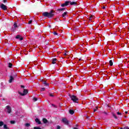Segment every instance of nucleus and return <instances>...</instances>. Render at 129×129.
I'll use <instances>...</instances> for the list:
<instances>
[{
  "label": "nucleus",
  "instance_id": "obj_1",
  "mask_svg": "<svg viewBox=\"0 0 129 129\" xmlns=\"http://www.w3.org/2000/svg\"><path fill=\"white\" fill-rule=\"evenodd\" d=\"M43 17H47V18H53L54 17V13L53 11H51L50 13L44 12L42 13Z\"/></svg>",
  "mask_w": 129,
  "mask_h": 129
},
{
  "label": "nucleus",
  "instance_id": "obj_2",
  "mask_svg": "<svg viewBox=\"0 0 129 129\" xmlns=\"http://www.w3.org/2000/svg\"><path fill=\"white\" fill-rule=\"evenodd\" d=\"M70 98H71L72 100H73V102H75L76 103H77L78 102V98H77L76 96L73 95L72 96H70Z\"/></svg>",
  "mask_w": 129,
  "mask_h": 129
},
{
  "label": "nucleus",
  "instance_id": "obj_3",
  "mask_svg": "<svg viewBox=\"0 0 129 129\" xmlns=\"http://www.w3.org/2000/svg\"><path fill=\"white\" fill-rule=\"evenodd\" d=\"M19 94H20V95H21L22 96H24V95H27V93H28V90L27 89H24L23 91V93H21V92H19Z\"/></svg>",
  "mask_w": 129,
  "mask_h": 129
},
{
  "label": "nucleus",
  "instance_id": "obj_4",
  "mask_svg": "<svg viewBox=\"0 0 129 129\" xmlns=\"http://www.w3.org/2000/svg\"><path fill=\"white\" fill-rule=\"evenodd\" d=\"M6 111L8 113H11L12 112V108L10 106H7Z\"/></svg>",
  "mask_w": 129,
  "mask_h": 129
},
{
  "label": "nucleus",
  "instance_id": "obj_5",
  "mask_svg": "<svg viewBox=\"0 0 129 129\" xmlns=\"http://www.w3.org/2000/svg\"><path fill=\"white\" fill-rule=\"evenodd\" d=\"M0 7H1V8L4 11H6V10H8V7L4 5L3 4H2Z\"/></svg>",
  "mask_w": 129,
  "mask_h": 129
},
{
  "label": "nucleus",
  "instance_id": "obj_6",
  "mask_svg": "<svg viewBox=\"0 0 129 129\" xmlns=\"http://www.w3.org/2000/svg\"><path fill=\"white\" fill-rule=\"evenodd\" d=\"M62 121L63 122V123H64V124H66L67 125L69 124V122L68 121V120L66 119V118H62Z\"/></svg>",
  "mask_w": 129,
  "mask_h": 129
},
{
  "label": "nucleus",
  "instance_id": "obj_7",
  "mask_svg": "<svg viewBox=\"0 0 129 129\" xmlns=\"http://www.w3.org/2000/svg\"><path fill=\"white\" fill-rule=\"evenodd\" d=\"M67 14H68V12H66L62 14V17L63 19H66V17H67Z\"/></svg>",
  "mask_w": 129,
  "mask_h": 129
},
{
  "label": "nucleus",
  "instance_id": "obj_8",
  "mask_svg": "<svg viewBox=\"0 0 129 129\" xmlns=\"http://www.w3.org/2000/svg\"><path fill=\"white\" fill-rule=\"evenodd\" d=\"M13 80H14V78L13 76H10V79L9 81V83H12V82H13Z\"/></svg>",
  "mask_w": 129,
  "mask_h": 129
},
{
  "label": "nucleus",
  "instance_id": "obj_9",
  "mask_svg": "<svg viewBox=\"0 0 129 129\" xmlns=\"http://www.w3.org/2000/svg\"><path fill=\"white\" fill-rule=\"evenodd\" d=\"M70 5H71V6H76V5H77V3L75 2H70Z\"/></svg>",
  "mask_w": 129,
  "mask_h": 129
},
{
  "label": "nucleus",
  "instance_id": "obj_10",
  "mask_svg": "<svg viewBox=\"0 0 129 129\" xmlns=\"http://www.w3.org/2000/svg\"><path fill=\"white\" fill-rule=\"evenodd\" d=\"M16 38V39H20V41H22V40H23V38L21 37V35H17Z\"/></svg>",
  "mask_w": 129,
  "mask_h": 129
},
{
  "label": "nucleus",
  "instance_id": "obj_11",
  "mask_svg": "<svg viewBox=\"0 0 129 129\" xmlns=\"http://www.w3.org/2000/svg\"><path fill=\"white\" fill-rule=\"evenodd\" d=\"M35 121L36 122H37V123H38V124H41V122L40 121V120H39L38 118H36L35 119Z\"/></svg>",
  "mask_w": 129,
  "mask_h": 129
},
{
  "label": "nucleus",
  "instance_id": "obj_12",
  "mask_svg": "<svg viewBox=\"0 0 129 129\" xmlns=\"http://www.w3.org/2000/svg\"><path fill=\"white\" fill-rule=\"evenodd\" d=\"M57 61V59L53 58L52 59V64H56V61Z\"/></svg>",
  "mask_w": 129,
  "mask_h": 129
},
{
  "label": "nucleus",
  "instance_id": "obj_13",
  "mask_svg": "<svg viewBox=\"0 0 129 129\" xmlns=\"http://www.w3.org/2000/svg\"><path fill=\"white\" fill-rule=\"evenodd\" d=\"M43 84H44V86H49V84L47 83L46 81H43Z\"/></svg>",
  "mask_w": 129,
  "mask_h": 129
},
{
  "label": "nucleus",
  "instance_id": "obj_14",
  "mask_svg": "<svg viewBox=\"0 0 129 129\" xmlns=\"http://www.w3.org/2000/svg\"><path fill=\"white\" fill-rule=\"evenodd\" d=\"M42 120L43 123H47V122H48V120H47L46 118H43Z\"/></svg>",
  "mask_w": 129,
  "mask_h": 129
},
{
  "label": "nucleus",
  "instance_id": "obj_15",
  "mask_svg": "<svg viewBox=\"0 0 129 129\" xmlns=\"http://www.w3.org/2000/svg\"><path fill=\"white\" fill-rule=\"evenodd\" d=\"M112 115L113 116V117H114V118H115V119H117V117L116 116V115H115V114H114V113H112Z\"/></svg>",
  "mask_w": 129,
  "mask_h": 129
},
{
  "label": "nucleus",
  "instance_id": "obj_16",
  "mask_svg": "<svg viewBox=\"0 0 129 129\" xmlns=\"http://www.w3.org/2000/svg\"><path fill=\"white\" fill-rule=\"evenodd\" d=\"M69 113L70 114H73L74 113V111L73 110H70Z\"/></svg>",
  "mask_w": 129,
  "mask_h": 129
},
{
  "label": "nucleus",
  "instance_id": "obj_17",
  "mask_svg": "<svg viewBox=\"0 0 129 129\" xmlns=\"http://www.w3.org/2000/svg\"><path fill=\"white\" fill-rule=\"evenodd\" d=\"M109 64H110V66H112V65H113V63L112 62V60H110L109 61Z\"/></svg>",
  "mask_w": 129,
  "mask_h": 129
},
{
  "label": "nucleus",
  "instance_id": "obj_18",
  "mask_svg": "<svg viewBox=\"0 0 129 129\" xmlns=\"http://www.w3.org/2000/svg\"><path fill=\"white\" fill-rule=\"evenodd\" d=\"M64 10H65V8H60V9H58V11L59 12H61L62 11H64Z\"/></svg>",
  "mask_w": 129,
  "mask_h": 129
},
{
  "label": "nucleus",
  "instance_id": "obj_19",
  "mask_svg": "<svg viewBox=\"0 0 129 129\" xmlns=\"http://www.w3.org/2000/svg\"><path fill=\"white\" fill-rule=\"evenodd\" d=\"M14 28H18V25H17V23L15 22L14 24Z\"/></svg>",
  "mask_w": 129,
  "mask_h": 129
},
{
  "label": "nucleus",
  "instance_id": "obj_20",
  "mask_svg": "<svg viewBox=\"0 0 129 129\" xmlns=\"http://www.w3.org/2000/svg\"><path fill=\"white\" fill-rule=\"evenodd\" d=\"M69 4H70V1H67L64 3V4H66V6H68Z\"/></svg>",
  "mask_w": 129,
  "mask_h": 129
},
{
  "label": "nucleus",
  "instance_id": "obj_21",
  "mask_svg": "<svg viewBox=\"0 0 129 129\" xmlns=\"http://www.w3.org/2000/svg\"><path fill=\"white\" fill-rule=\"evenodd\" d=\"M12 66H13V64H12V63H9V68H12Z\"/></svg>",
  "mask_w": 129,
  "mask_h": 129
},
{
  "label": "nucleus",
  "instance_id": "obj_22",
  "mask_svg": "<svg viewBox=\"0 0 129 129\" xmlns=\"http://www.w3.org/2000/svg\"><path fill=\"white\" fill-rule=\"evenodd\" d=\"M4 128H5V129H9V128L8 127V126H7L6 124H4Z\"/></svg>",
  "mask_w": 129,
  "mask_h": 129
},
{
  "label": "nucleus",
  "instance_id": "obj_23",
  "mask_svg": "<svg viewBox=\"0 0 129 129\" xmlns=\"http://www.w3.org/2000/svg\"><path fill=\"white\" fill-rule=\"evenodd\" d=\"M4 125V122L0 121V126H3Z\"/></svg>",
  "mask_w": 129,
  "mask_h": 129
},
{
  "label": "nucleus",
  "instance_id": "obj_24",
  "mask_svg": "<svg viewBox=\"0 0 129 129\" xmlns=\"http://www.w3.org/2000/svg\"><path fill=\"white\" fill-rule=\"evenodd\" d=\"M120 129H129L128 126L124 127L123 128L121 127Z\"/></svg>",
  "mask_w": 129,
  "mask_h": 129
},
{
  "label": "nucleus",
  "instance_id": "obj_25",
  "mask_svg": "<svg viewBox=\"0 0 129 129\" xmlns=\"http://www.w3.org/2000/svg\"><path fill=\"white\" fill-rule=\"evenodd\" d=\"M25 126L28 127V126H30V123H26Z\"/></svg>",
  "mask_w": 129,
  "mask_h": 129
},
{
  "label": "nucleus",
  "instance_id": "obj_26",
  "mask_svg": "<svg viewBox=\"0 0 129 129\" xmlns=\"http://www.w3.org/2000/svg\"><path fill=\"white\" fill-rule=\"evenodd\" d=\"M53 35H55L56 36H58V33H57V32H53Z\"/></svg>",
  "mask_w": 129,
  "mask_h": 129
},
{
  "label": "nucleus",
  "instance_id": "obj_27",
  "mask_svg": "<svg viewBox=\"0 0 129 129\" xmlns=\"http://www.w3.org/2000/svg\"><path fill=\"white\" fill-rule=\"evenodd\" d=\"M32 22H33V21H32V20L29 21L28 22L29 25L32 24Z\"/></svg>",
  "mask_w": 129,
  "mask_h": 129
},
{
  "label": "nucleus",
  "instance_id": "obj_28",
  "mask_svg": "<svg viewBox=\"0 0 129 129\" xmlns=\"http://www.w3.org/2000/svg\"><path fill=\"white\" fill-rule=\"evenodd\" d=\"M37 100H38V99H37V98H33L34 101H37Z\"/></svg>",
  "mask_w": 129,
  "mask_h": 129
},
{
  "label": "nucleus",
  "instance_id": "obj_29",
  "mask_svg": "<svg viewBox=\"0 0 129 129\" xmlns=\"http://www.w3.org/2000/svg\"><path fill=\"white\" fill-rule=\"evenodd\" d=\"M117 114H118V115H121V113H120L119 112H117Z\"/></svg>",
  "mask_w": 129,
  "mask_h": 129
},
{
  "label": "nucleus",
  "instance_id": "obj_30",
  "mask_svg": "<svg viewBox=\"0 0 129 129\" xmlns=\"http://www.w3.org/2000/svg\"><path fill=\"white\" fill-rule=\"evenodd\" d=\"M34 129H42V128H40L39 127H34Z\"/></svg>",
  "mask_w": 129,
  "mask_h": 129
},
{
  "label": "nucleus",
  "instance_id": "obj_31",
  "mask_svg": "<svg viewBox=\"0 0 129 129\" xmlns=\"http://www.w3.org/2000/svg\"><path fill=\"white\" fill-rule=\"evenodd\" d=\"M61 7H62V8H63V7H65V6H66V5L65 4V3L64 4H61Z\"/></svg>",
  "mask_w": 129,
  "mask_h": 129
},
{
  "label": "nucleus",
  "instance_id": "obj_32",
  "mask_svg": "<svg viewBox=\"0 0 129 129\" xmlns=\"http://www.w3.org/2000/svg\"><path fill=\"white\" fill-rule=\"evenodd\" d=\"M60 128H61V127H60L59 125H57L56 127V129H60Z\"/></svg>",
  "mask_w": 129,
  "mask_h": 129
},
{
  "label": "nucleus",
  "instance_id": "obj_33",
  "mask_svg": "<svg viewBox=\"0 0 129 129\" xmlns=\"http://www.w3.org/2000/svg\"><path fill=\"white\" fill-rule=\"evenodd\" d=\"M41 91H45V88H42L41 90Z\"/></svg>",
  "mask_w": 129,
  "mask_h": 129
},
{
  "label": "nucleus",
  "instance_id": "obj_34",
  "mask_svg": "<svg viewBox=\"0 0 129 129\" xmlns=\"http://www.w3.org/2000/svg\"><path fill=\"white\" fill-rule=\"evenodd\" d=\"M11 123H12V124L15 123V121H14V120L11 121Z\"/></svg>",
  "mask_w": 129,
  "mask_h": 129
},
{
  "label": "nucleus",
  "instance_id": "obj_35",
  "mask_svg": "<svg viewBox=\"0 0 129 129\" xmlns=\"http://www.w3.org/2000/svg\"><path fill=\"white\" fill-rule=\"evenodd\" d=\"M96 109H97V107H96V109H94V112L96 111Z\"/></svg>",
  "mask_w": 129,
  "mask_h": 129
},
{
  "label": "nucleus",
  "instance_id": "obj_36",
  "mask_svg": "<svg viewBox=\"0 0 129 129\" xmlns=\"http://www.w3.org/2000/svg\"><path fill=\"white\" fill-rule=\"evenodd\" d=\"M92 18H93V16H91L90 17V21H91V20H92Z\"/></svg>",
  "mask_w": 129,
  "mask_h": 129
},
{
  "label": "nucleus",
  "instance_id": "obj_37",
  "mask_svg": "<svg viewBox=\"0 0 129 129\" xmlns=\"http://www.w3.org/2000/svg\"><path fill=\"white\" fill-rule=\"evenodd\" d=\"M50 96L53 97L54 96V95H53V94H49Z\"/></svg>",
  "mask_w": 129,
  "mask_h": 129
},
{
  "label": "nucleus",
  "instance_id": "obj_38",
  "mask_svg": "<svg viewBox=\"0 0 129 129\" xmlns=\"http://www.w3.org/2000/svg\"><path fill=\"white\" fill-rule=\"evenodd\" d=\"M21 87H22V88H25V86L22 85V86H21Z\"/></svg>",
  "mask_w": 129,
  "mask_h": 129
},
{
  "label": "nucleus",
  "instance_id": "obj_39",
  "mask_svg": "<svg viewBox=\"0 0 129 129\" xmlns=\"http://www.w3.org/2000/svg\"><path fill=\"white\" fill-rule=\"evenodd\" d=\"M4 3H7V0H4Z\"/></svg>",
  "mask_w": 129,
  "mask_h": 129
},
{
  "label": "nucleus",
  "instance_id": "obj_40",
  "mask_svg": "<svg viewBox=\"0 0 129 129\" xmlns=\"http://www.w3.org/2000/svg\"><path fill=\"white\" fill-rule=\"evenodd\" d=\"M103 10H104L105 9V6H103Z\"/></svg>",
  "mask_w": 129,
  "mask_h": 129
},
{
  "label": "nucleus",
  "instance_id": "obj_41",
  "mask_svg": "<svg viewBox=\"0 0 129 129\" xmlns=\"http://www.w3.org/2000/svg\"><path fill=\"white\" fill-rule=\"evenodd\" d=\"M64 56H66V55H67V54L66 53H65L64 54Z\"/></svg>",
  "mask_w": 129,
  "mask_h": 129
},
{
  "label": "nucleus",
  "instance_id": "obj_42",
  "mask_svg": "<svg viewBox=\"0 0 129 129\" xmlns=\"http://www.w3.org/2000/svg\"><path fill=\"white\" fill-rule=\"evenodd\" d=\"M125 113L126 114V113H127V111H125Z\"/></svg>",
  "mask_w": 129,
  "mask_h": 129
},
{
  "label": "nucleus",
  "instance_id": "obj_43",
  "mask_svg": "<svg viewBox=\"0 0 129 129\" xmlns=\"http://www.w3.org/2000/svg\"><path fill=\"white\" fill-rule=\"evenodd\" d=\"M52 106H55V105H54V104H52Z\"/></svg>",
  "mask_w": 129,
  "mask_h": 129
}]
</instances>
